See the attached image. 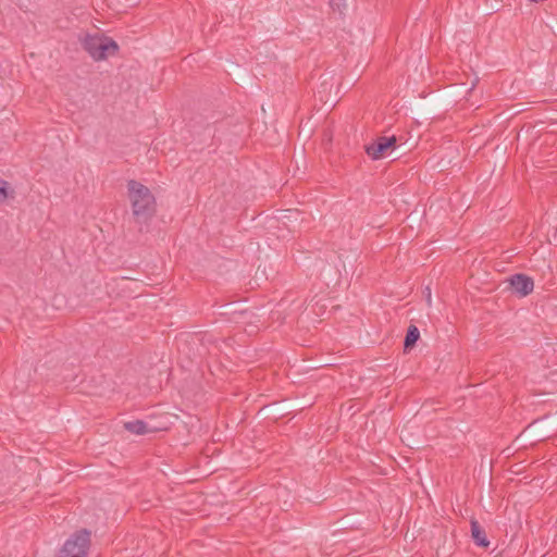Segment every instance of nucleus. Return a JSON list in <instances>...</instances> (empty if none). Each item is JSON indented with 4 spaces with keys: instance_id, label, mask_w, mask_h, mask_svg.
I'll use <instances>...</instances> for the list:
<instances>
[{
    "instance_id": "nucleus-12",
    "label": "nucleus",
    "mask_w": 557,
    "mask_h": 557,
    "mask_svg": "<svg viewBox=\"0 0 557 557\" xmlns=\"http://www.w3.org/2000/svg\"><path fill=\"white\" fill-rule=\"evenodd\" d=\"M424 294L428 305L431 306V288L426 287Z\"/></svg>"
},
{
    "instance_id": "nucleus-3",
    "label": "nucleus",
    "mask_w": 557,
    "mask_h": 557,
    "mask_svg": "<svg viewBox=\"0 0 557 557\" xmlns=\"http://www.w3.org/2000/svg\"><path fill=\"white\" fill-rule=\"evenodd\" d=\"M397 146V137L395 135L386 137H377L373 143L364 147L366 153L372 160H380L384 158L388 150L395 149Z\"/></svg>"
},
{
    "instance_id": "nucleus-5",
    "label": "nucleus",
    "mask_w": 557,
    "mask_h": 557,
    "mask_svg": "<svg viewBox=\"0 0 557 557\" xmlns=\"http://www.w3.org/2000/svg\"><path fill=\"white\" fill-rule=\"evenodd\" d=\"M470 529L471 537L475 545L482 548H487L490 546V541L486 536V532L475 518L470 520Z\"/></svg>"
},
{
    "instance_id": "nucleus-6",
    "label": "nucleus",
    "mask_w": 557,
    "mask_h": 557,
    "mask_svg": "<svg viewBox=\"0 0 557 557\" xmlns=\"http://www.w3.org/2000/svg\"><path fill=\"white\" fill-rule=\"evenodd\" d=\"M119 49L120 47L115 40L108 36H103L95 61H102L106 60L109 55H115L119 52Z\"/></svg>"
},
{
    "instance_id": "nucleus-11",
    "label": "nucleus",
    "mask_w": 557,
    "mask_h": 557,
    "mask_svg": "<svg viewBox=\"0 0 557 557\" xmlns=\"http://www.w3.org/2000/svg\"><path fill=\"white\" fill-rule=\"evenodd\" d=\"M330 7L334 12L343 14L347 9V3L346 0H330Z\"/></svg>"
},
{
    "instance_id": "nucleus-7",
    "label": "nucleus",
    "mask_w": 557,
    "mask_h": 557,
    "mask_svg": "<svg viewBox=\"0 0 557 557\" xmlns=\"http://www.w3.org/2000/svg\"><path fill=\"white\" fill-rule=\"evenodd\" d=\"M102 38H103V36L98 35V34H95V35L87 34L84 37V39L82 40L83 49L91 57L92 60H95V58L99 51L100 44L102 42Z\"/></svg>"
},
{
    "instance_id": "nucleus-8",
    "label": "nucleus",
    "mask_w": 557,
    "mask_h": 557,
    "mask_svg": "<svg viewBox=\"0 0 557 557\" xmlns=\"http://www.w3.org/2000/svg\"><path fill=\"white\" fill-rule=\"evenodd\" d=\"M125 430L136 435H144L153 432L156 429L149 428L144 420H134L124 424Z\"/></svg>"
},
{
    "instance_id": "nucleus-9",
    "label": "nucleus",
    "mask_w": 557,
    "mask_h": 557,
    "mask_svg": "<svg viewBox=\"0 0 557 557\" xmlns=\"http://www.w3.org/2000/svg\"><path fill=\"white\" fill-rule=\"evenodd\" d=\"M420 338V331L414 324H410L407 329L404 339V351L411 350Z\"/></svg>"
},
{
    "instance_id": "nucleus-2",
    "label": "nucleus",
    "mask_w": 557,
    "mask_h": 557,
    "mask_svg": "<svg viewBox=\"0 0 557 557\" xmlns=\"http://www.w3.org/2000/svg\"><path fill=\"white\" fill-rule=\"evenodd\" d=\"M90 547V532L86 529L72 534L63 544L58 557H87Z\"/></svg>"
},
{
    "instance_id": "nucleus-4",
    "label": "nucleus",
    "mask_w": 557,
    "mask_h": 557,
    "mask_svg": "<svg viewBox=\"0 0 557 557\" xmlns=\"http://www.w3.org/2000/svg\"><path fill=\"white\" fill-rule=\"evenodd\" d=\"M510 290L518 297H527L533 292L534 281L527 274L516 273L507 278Z\"/></svg>"
},
{
    "instance_id": "nucleus-10",
    "label": "nucleus",
    "mask_w": 557,
    "mask_h": 557,
    "mask_svg": "<svg viewBox=\"0 0 557 557\" xmlns=\"http://www.w3.org/2000/svg\"><path fill=\"white\" fill-rule=\"evenodd\" d=\"M14 190L9 188V183L0 178V203H3L9 197L13 198Z\"/></svg>"
},
{
    "instance_id": "nucleus-1",
    "label": "nucleus",
    "mask_w": 557,
    "mask_h": 557,
    "mask_svg": "<svg viewBox=\"0 0 557 557\" xmlns=\"http://www.w3.org/2000/svg\"><path fill=\"white\" fill-rule=\"evenodd\" d=\"M127 195L133 218L141 231V226L147 225L157 212L156 197L147 186L135 180L127 182Z\"/></svg>"
}]
</instances>
